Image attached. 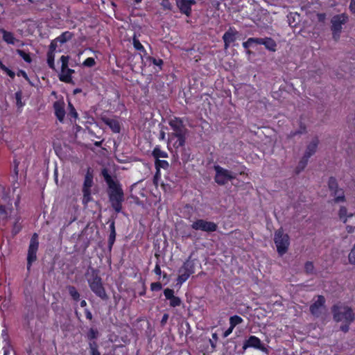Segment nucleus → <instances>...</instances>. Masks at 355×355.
<instances>
[{
  "mask_svg": "<svg viewBox=\"0 0 355 355\" xmlns=\"http://www.w3.org/2000/svg\"><path fill=\"white\" fill-rule=\"evenodd\" d=\"M101 174L108 185L109 200L112 207L117 213L122 210V202L124 201V193L123 189L116 180V177H112L106 168H103Z\"/></svg>",
  "mask_w": 355,
  "mask_h": 355,
  "instance_id": "obj_1",
  "label": "nucleus"
},
{
  "mask_svg": "<svg viewBox=\"0 0 355 355\" xmlns=\"http://www.w3.org/2000/svg\"><path fill=\"white\" fill-rule=\"evenodd\" d=\"M85 276L91 290L101 299H107V296L103 286L101 278L99 277L98 271L92 267H89L85 273Z\"/></svg>",
  "mask_w": 355,
  "mask_h": 355,
  "instance_id": "obj_2",
  "label": "nucleus"
},
{
  "mask_svg": "<svg viewBox=\"0 0 355 355\" xmlns=\"http://www.w3.org/2000/svg\"><path fill=\"white\" fill-rule=\"evenodd\" d=\"M331 312L334 320L337 322L352 323L355 319L353 310L342 304H337L332 306Z\"/></svg>",
  "mask_w": 355,
  "mask_h": 355,
  "instance_id": "obj_3",
  "label": "nucleus"
},
{
  "mask_svg": "<svg viewBox=\"0 0 355 355\" xmlns=\"http://www.w3.org/2000/svg\"><path fill=\"white\" fill-rule=\"evenodd\" d=\"M349 20V16L346 13H341L334 15L331 19V31L332 38L338 42L340 40L343 26Z\"/></svg>",
  "mask_w": 355,
  "mask_h": 355,
  "instance_id": "obj_4",
  "label": "nucleus"
},
{
  "mask_svg": "<svg viewBox=\"0 0 355 355\" xmlns=\"http://www.w3.org/2000/svg\"><path fill=\"white\" fill-rule=\"evenodd\" d=\"M274 241L277 252L280 255H283L287 252L290 244L289 236L287 234L284 233L282 228L275 232Z\"/></svg>",
  "mask_w": 355,
  "mask_h": 355,
  "instance_id": "obj_5",
  "label": "nucleus"
},
{
  "mask_svg": "<svg viewBox=\"0 0 355 355\" xmlns=\"http://www.w3.org/2000/svg\"><path fill=\"white\" fill-rule=\"evenodd\" d=\"M186 135H168L167 146L173 155H178V153H180L183 150Z\"/></svg>",
  "mask_w": 355,
  "mask_h": 355,
  "instance_id": "obj_6",
  "label": "nucleus"
},
{
  "mask_svg": "<svg viewBox=\"0 0 355 355\" xmlns=\"http://www.w3.org/2000/svg\"><path fill=\"white\" fill-rule=\"evenodd\" d=\"M214 169L216 171L214 180L219 185H224L227 183L228 181L236 178V174L218 165L214 166Z\"/></svg>",
  "mask_w": 355,
  "mask_h": 355,
  "instance_id": "obj_7",
  "label": "nucleus"
},
{
  "mask_svg": "<svg viewBox=\"0 0 355 355\" xmlns=\"http://www.w3.org/2000/svg\"><path fill=\"white\" fill-rule=\"evenodd\" d=\"M60 60L62 63L61 73L59 76L60 80L66 83H73L71 75L75 71L68 68L69 56L62 55Z\"/></svg>",
  "mask_w": 355,
  "mask_h": 355,
  "instance_id": "obj_8",
  "label": "nucleus"
},
{
  "mask_svg": "<svg viewBox=\"0 0 355 355\" xmlns=\"http://www.w3.org/2000/svg\"><path fill=\"white\" fill-rule=\"evenodd\" d=\"M39 248L38 235L34 233L32 236L28 250L27 269L30 270L33 262L37 259V252Z\"/></svg>",
  "mask_w": 355,
  "mask_h": 355,
  "instance_id": "obj_9",
  "label": "nucleus"
},
{
  "mask_svg": "<svg viewBox=\"0 0 355 355\" xmlns=\"http://www.w3.org/2000/svg\"><path fill=\"white\" fill-rule=\"evenodd\" d=\"M191 228L194 230H200L207 233L214 232L217 230L216 223L204 219H197L191 224Z\"/></svg>",
  "mask_w": 355,
  "mask_h": 355,
  "instance_id": "obj_10",
  "label": "nucleus"
},
{
  "mask_svg": "<svg viewBox=\"0 0 355 355\" xmlns=\"http://www.w3.org/2000/svg\"><path fill=\"white\" fill-rule=\"evenodd\" d=\"M179 276L178 282L182 284L186 282L191 274L194 272V264L191 261H187L183 266L179 269Z\"/></svg>",
  "mask_w": 355,
  "mask_h": 355,
  "instance_id": "obj_11",
  "label": "nucleus"
},
{
  "mask_svg": "<svg viewBox=\"0 0 355 355\" xmlns=\"http://www.w3.org/2000/svg\"><path fill=\"white\" fill-rule=\"evenodd\" d=\"M168 124L173 132L169 135L182 136L186 135L187 129L183 123V121L179 117H174L168 121Z\"/></svg>",
  "mask_w": 355,
  "mask_h": 355,
  "instance_id": "obj_12",
  "label": "nucleus"
},
{
  "mask_svg": "<svg viewBox=\"0 0 355 355\" xmlns=\"http://www.w3.org/2000/svg\"><path fill=\"white\" fill-rule=\"evenodd\" d=\"M93 184V175L88 168L87 174L85 177L83 193V203H87L90 200V188Z\"/></svg>",
  "mask_w": 355,
  "mask_h": 355,
  "instance_id": "obj_13",
  "label": "nucleus"
},
{
  "mask_svg": "<svg viewBox=\"0 0 355 355\" xmlns=\"http://www.w3.org/2000/svg\"><path fill=\"white\" fill-rule=\"evenodd\" d=\"M54 114L59 122L63 123L66 115L65 103L63 99L56 101L53 104Z\"/></svg>",
  "mask_w": 355,
  "mask_h": 355,
  "instance_id": "obj_14",
  "label": "nucleus"
},
{
  "mask_svg": "<svg viewBox=\"0 0 355 355\" xmlns=\"http://www.w3.org/2000/svg\"><path fill=\"white\" fill-rule=\"evenodd\" d=\"M196 4V0H176V6L182 14L190 17L192 12V6Z\"/></svg>",
  "mask_w": 355,
  "mask_h": 355,
  "instance_id": "obj_15",
  "label": "nucleus"
},
{
  "mask_svg": "<svg viewBox=\"0 0 355 355\" xmlns=\"http://www.w3.org/2000/svg\"><path fill=\"white\" fill-rule=\"evenodd\" d=\"M248 347H253L259 349L263 352H268L267 349L261 344V340L254 336H250L248 339L245 341L243 349H246Z\"/></svg>",
  "mask_w": 355,
  "mask_h": 355,
  "instance_id": "obj_16",
  "label": "nucleus"
},
{
  "mask_svg": "<svg viewBox=\"0 0 355 355\" xmlns=\"http://www.w3.org/2000/svg\"><path fill=\"white\" fill-rule=\"evenodd\" d=\"M325 299L322 295H318L317 300L310 306V312L315 317H319L324 308Z\"/></svg>",
  "mask_w": 355,
  "mask_h": 355,
  "instance_id": "obj_17",
  "label": "nucleus"
},
{
  "mask_svg": "<svg viewBox=\"0 0 355 355\" xmlns=\"http://www.w3.org/2000/svg\"><path fill=\"white\" fill-rule=\"evenodd\" d=\"M238 35V31L234 28L230 27L223 35V40L224 42L225 49H227L230 47L231 43L236 40V37Z\"/></svg>",
  "mask_w": 355,
  "mask_h": 355,
  "instance_id": "obj_18",
  "label": "nucleus"
},
{
  "mask_svg": "<svg viewBox=\"0 0 355 355\" xmlns=\"http://www.w3.org/2000/svg\"><path fill=\"white\" fill-rule=\"evenodd\" d=\"M101 120L114 133H119L121 132L120 122L116 118L102 116Z\"/></svg>",
  "mask_w": 355,
  "mask_h": 355,
  "instance_id": "obj_19",
  "label": "nucleus"
},
{
  "mask_svg": "<svg viewBox=\"0 0 355 355\" xmlns=\"http://www.w3.org/2000/svg\"><path fill=\"white\" fill-rule=\"evenodd\" d=\"M67 110V118L71 123H76L77 119H78V114L71 101L68 102Z\"/></svg>",
  "mask_w": 355,
  "mask_h": 355,
  "instance_id": "obj_20",
  "label": "nucleus"
},
{
  "mask_svg": "<svg viewBox=\"0 0 355 355\" xmlns=\"http://www.w3.org/2000/svg\"><path fill=\"white\" fill-rule=\"evenodd\" d=\"M319 144V139L317 137H314L308 144L306 152L304 155H313L317 150Z\"/></svg>",
  "mask_w": 355,
  "mask_h": 355,
  "instance_id": "obj_21",
  "label": "nucleus"
},
{
  "mask_svg": "<svg viewBox=\"0 0 355 355\" xmlns=\"http://www.w3.org/2000/svg\"><path fill=\"white\" fill-rule=\"evenodd\" d=\"M262 44L264 45L265 48L270 51H275L277 47L276 42L272 38L266 37L263 38Z\"/></svg>",
  "mask_w": 355,
  "mask_h": 355,
  "instance_id": "obj_22",
  "label": "nucleus"
},
{
  "mask_svg": "<svg viewBox=\"0 0 355 355\" xmlns=\"http://www.w3.org/2000/svg\"><path fill=\"white\" fill-rule=\"evenodd\" d=\"M132 44L134 48L139 52L140 56L146 55V50L144 46L141 44L139 40L134 35L132 38Z\"/></svg>",
  "mask_w": 355,
  "mask_h": 355,
  "instance_id": "obj_23",
  "label": "nucleus"
},
{
  "mask_svg": "<svg viewBox=\"0 0 355 355\" xmlns=\"http://www.w3.org/2000/svg\"><path fill=\"white\" fill-rule=\"evenodd\" d=\"M73 37V33L70 31H64L60 35L57 37L56 41H58L60 44H62L68 41L71 40Z\"/></svg>",
  "mask_w": 355,
  "mask_h": 355,
  "instance_id": "obj_24",
  "label": "nucleus"
},
{
  "mask_svg": "<svg viewBox=\"0 0 355 355\" xmlns=\"http://www.w3.org/2000/svg\"><path fill=\"white\" fill-rule=\"evenodd\" d=\"M3 40L8 44H15L17 40L15 37L14 34L6 30H2Z\"/></svg>",
  "mask_w": 355,
  "mask_h": 355,
  "instance_id": "obj_25",
  "label": "nucleus"
},
{
  "mask_svg": "<svg viewBox=\"0 0 355 355\" xmlns=\"http://www.w3.org/2000/svg\"><path fill=\"white\" fill-rule=\"evenodd\" d=\"M299 130L291 131L288 135V138L292 139L299 135L305 134L306 132V126L300 119L299 123Z\"/></svg>",
  "mask_w": 355,
  "mask_h": 355,
  "instance_id": "obj_26",
  "label": "nucleus"
},
{
  "mask_svg": "<svg viewBox=\"0 0 355 355\" xmlns=\"http://www.w3.org/2000/svg\"><path fill=\"white\" fill-rule=\"evenodd\" d=\"M66 288L73 300L78 301L80 300V294L73 286H67Z\"/></svg>",
  "mask_w": 355,
  "mask_h": 355,
  "instance_id": "obj_27",
  "label": "nucleus"
},
{
  "mask_svg": "<svg viewBox=\"0 0 355 355\" xmlns=\"http://www.w3.org/2000/svg\"><path fill=\"white\" fill-rule=\"evenodd\" d=\"M332 195L335 197L334 200L336 203L344 202L345 200L344 191L341 189L336 190L334 193H332Z\"/></svg>",
  "mask_w": 355,
  "mask_h": 355,
  "instance_id": "obj_28",
  "label": "nucleus"
},
{
  "mask_svg": "<svg viewBox=\"0 0 355 355\" xmlns=\"http://www.w3.org/2000/svg\"><path fill=\"white\" fill-rule=\"evenodd\" d=\"M308 163L307 157H302V158L300 159V161L298 163L297 166L295 169V173L297 174L300 173L302 171L304 170V168L306 167Z\"/></svg>",
  "mask_w": 355,
  "mask_h": 355,
  "instance_id": "obj_29",
  "label": "nucleus"
},
{
  "mask_svg": "<svg viewBox=\"0 0 355 355\" xmlns=\"http://www.w3.org/2000/svg\"><path fill=\"white\" fill-rule=\"evenodd\" d=\"M55 53L51 52H47V64L49 68L53 70H55Z\"/></svg>",
  "mask_w": 355,
  "mask_h": 355,
  "instance_id": "obj_30",
  "label": "nucleus"
},
{
  "mask_svg": "<svg viewBox=\"0 0 355 355\" xmlns=\"http://www.w3.org/2000/svg\"><path fill=\"white\" fill-rule=\"evenodd\" d=\"M168 167V162L165 160H159L158 159H156L155 160V168L156 171L159 169V173H160V168L167 169Z\"/></svg>",
  "mask_w": 355,
  "mask_h": 355,
  "instance_id": "obj_31",
  "label": "nucleus"
},
{
  "mask_svg": "<svg viewBox=\"0 0 355 355\" xmlns=\"http://www.w3.org/2000/svg\"><path fill=\"white\" fill-rule=\"evenodd\" d=\"M328 185L329 189L332 191V193H334L336 190L339 189L336 180L333 177H331L329 179Z\"/></svg>",
  "mask_w": 355,
  "mask_h": 355,
  "instance_id": "obj_32",
  "label": "nucleus"
},
{
  "mask_svg": "<svg viewBox=\"0 0 355 355\" xmlns=\"http://www.w3.org/2000/svg\"><path fill=\"white\" fill-rule=\"evenodd\" d=\"M243 322V319L239 315H233L230 318V324L234 328Z\"/></svg>",
  "mask_w": 355,
  "mask_h": 355,
  "instance_id": "obj_33",
  "label": "nucleus"
},
{
  "mask_svg": "<svg viewBox=\"0 0 355 355\" xmlns=\"http://www.w3.org/2000/svg\"><path fill=\"white\" fill-rule=\"evenodd\" d=\"M17 54L26 62L30 63L32 61L29 53L25 52L24 50L18 49L17 51Z\"/></svg>",
  "mask_w": 355,
  "mask_h": 355,
  "instance_id": "obj_34",
  "label": "nucleus"
},
{
  "mask_svg": "<svg viewBox=\"0 0 355 355\" xmlns=\"http://www.w3.org/2000/svg\"><path fill=\"white\" fill-rule=\"evenodd\" d=\"M89 345L90 349V355H101V353L98 349V345L96 342H90Z\"/></svg>",
  "mask_w": 355,
  "mask_h": 355,
  "instance_id": "obj_35",
  "label": "nucleus"
},
{
  "mask_svg": "<svg viewBox=\"0 0 355 355\" xmlns=\"http://www.w3.org/2000/svg\"><path fill=\"white\" fill-rule=\"evenodd\" d=\"M304 270L306 274H313L314 273V266L313 262L306 261L304 264Z\"/></svg>",
  "mask_w": 355,
  "mask_h": 355,
  "instance_id": "obj_36",
  "label": "nucleus"
},
{
  "mask_svg": "<svg viewBox=\"0 0 355 355\" xmlns=\"http://www.w3.org/2000/svg\"><path fill=\"white\" fill-rule=\"evenodd\" d=\"M98 335V332L96 329H94L93 328H91L87 334V338L89 340H94L95 338H97Z\"/></svg>",
  "mask_w": 355,
  "mask_h": 355,
  "instance_id": "obj_37",
  "label": "nucleus"
},
{
  "mask_svg": "<svg viewBox=\"0 0 355 355\" xmlns=\"http://www.w3.org/2000/svg\"><path fill=\"white\" fill-rule=\"evenodd\" d=\"M95 64H96V62H95L94 58H91V57L86 58L84 60V62H83V65L84 67H92Z\"/></svg>",
  "mask_w": 355,
  "mask_h": 355,
  "instance_id": "obj_38",
  "label": "nucleus"
},
{
  "mask_svg": "<svg viewBox=\"0 0 355 355\" xmlns=\"http://www.w3.org/2000/svg\"><path fill=\"white\" fill-rule=\"evenodd\" d=\"M181 302L182 301L180 298L174 295L170 300V306L172 307L179 306L181 304Z\"/></svg>",
  "mask_w": 355,
  "mask_h": 355,
  "instance_id": "obj_39",
  "label": "nucleus"
},
{
  "mask_svg": "<svg viewBox=\"0 0 355 355\" xmlns=\"http://www.w3.org/2000/svg\"><path fill=\"white\" fill-rule=\"evenodd\" d=\"M347 213V210L346 207H341L339 210V217L340 219H343L344 223H345L347 222V218H346Z\"/></svg>",
  "mask_w": 355,
  "mask_h": 355,
  "instance_id": "obj_40",
  "label": "nucleus"
},
{
  "mask_svg": "<svg viewBox=\"0 0 355 355\" xmlns=\"http://www.w3.org/2000/svg\"><path fill=\"white\" fill-rule=\"evenodd\" d=\"M116 239V232H110L109 239H108V248L109 250H111L112 245L115 241Z\"/></svg>",
  "mask_w": 355,
  "mask_h": 355,
  "instance_id": "obj_41",
  "label": "nucleus"
},
{
  "mask_svg": "<svg viewBox=\"0 0 355 355\" xmlns=\"http://www.w3.org/2000/svg\"><path fill=\"white\" fill-rule=\"evenodd\" d=\"M15 99H16V103L18 107H21L24 106V103L21 101V92H17L15 94Z\"/></svg>",
  "mask_w": 355,
  "mask_h": 355,
  "instance_id": "obj_42",
  "label": "nucleus"
},
{
  "mask_svg": "<svg viewBox=\"0 0 355 355\" xmlns=\"http://www.w3.org/2000/svg\"><path fill=\"white\" fill-rule=\"evenodd\" d=\"M348 259L350 263L355 265V244L348 255Z\"/></svg>",
  "mask_w": 355,
  "mask_h": 355,
  "instance_id": "obj_43",
  "label": "nucleus"
},
{
  "mask_svg": "<svg viewBox=\"0 0 355 355\" xmlns=\"http://www.w3.org/2000/svg\"><path fill=\"white\" fill-rule=\"evenodd\" d=\"M181 328L185 330V335L187 336L191 333V327L188 322L185 321L181 324Z\"/></svg>",
  "mask_w": 355,
  "mask_h": 355,
  "instance_id": "obj_44",
  "label": "nucleus"
},
{
  "mask_svg": "<svg viewBox=\"0 0 355 355\" xmlns=\"http://www.w3.org/2000/svg\"><path fill=\"white\" fill-rule=\"evenodd\" d=\"M58 43H59V42L58 41H56V39L53 40L51 42V44L49 45V49L48 52H51V53H55V51L56 48L58 46Z\"/></svg>",
  "mask_w": 355,
  "mask_h": 355,
  "instance_id": "obj_45",
  "label": "nucleus"
},
{
  "mask_svg": "<svg viewBox=\"0 0 355 355\" xmlns=\"http://www.w3.org/2000/svg\"><path fill=\"white\" fill-rule=\"evenodd\" d=\"M2 67V71H3L9 77H10L11 78H15V73L14 71H12L11 69L7 67L6 65H3Z\"/></svg>",
  "mask_w": 355,
  "mask_h": 355,
  "instance_id": "obj_46",
  "label": "nucleus"
},
{
  "mask_svg": "<svg viewBox=\"0 0 355 355\" xmlns=\"http://www.w3.org/2000/svg\"><path fill=\"white\" fill-rule=\"evenodd\" d=\"M151 64H153L154 65H156L159 67V70H162V66L164 64V61L160 59V58H155L153 57V61H152V63Z\"/></svg>",
  "mask_w": 355,
  "mask_h": 355,
  "instance_id": "obj_47",
  "label": "nucleus"
},
{
  "mask_svg": "<svg viewBox=\"0 0 355 355\" xmlns=\"http://www.w3.org/2000/svg\"><path fill=\"white\" fill-rule=\"evenodd\" d=\"M164 294L167 300H171L174 296V291L170 288H166L164 291Z\"/></svg>",
  "mask_w": 355,
  "mask_h": 355,
  "instance_id": "obj_48",
  "label": "nucleus"
},
{
  "mask_svg": "<svg viewBox=\"0 0 355 355\" xmlns=\"http://www.w3.org/2000/svg\"><path fill=\"white\" fill-rule=\"evenodd\" d=\"M263 38L259 37H250L248 38V42H250V44H262Z\"/></svg>",
  "mask_w": 355,
  "mask_h": 355,
  "instance_id": "obj_49",
  "label": "nucleus"
},
{
  "mask_svg": "<svg viewBox=\"0 0 355 355\" xmlns=\"http://www.w3.org/2000/svg\"><path fill=\"white\" fill-rule=\"evenodd\" d=\"M142 62H144L145 64H150L152 63L153 57H151L148 55V53H146V55H142L141 58Z\"/></svg>",
  "mask_w": 355,
  "mask_h": 355,
  "instance_id": "obj_50",
  "label": "nucleus"
},
{
  "mask_svg": "<svg viewBox=\"0 0 355 355\" xmlns=\"http://www.w3.org/2000/svg\"><path fill=\"white\" fill-rule=\"evenodd\" d=\"M162 284L159 282H154L150 285V289L153 291H158L162 289Z\"/></svg>",
  "mask_w": 355,
  "mask_h": 355,
  "instance_id": "obj_51",
  "label": "nucleus"
},
{
  "mask_svg": "<svg viewBox=\"0 0 355 355\" xmlns=\"http://www.w3.org/2000/svg\"><path fill=\"white\" fill-rule=\"evenodd\" d=\"M151 155H167V154L164 152H162L159 147H155Z\"/></svg>",
  "mask_w": 355,
  "mask_h": 355,
  "instance_id": "obj_52",
  "label": "nucleus"
},
{
  "mask_svg": "<svg viewBox=\"0 0 355 355\" xmlns=\"http://www.w3.org/2000/svg\"><path fill=\"white\" fill-rule=\"evenodd\" d=\"M343 323L344 324L340 326V329L342 331L347 333L349 329V324L351 323H347V322H343Z\"/></svg>",
  "mask_w": 355,
  "mask_h": 355,
  "instance_id": "obj_53",
  "label": "nucleus"
},
{
  "mask_svg": "<svg viewBox=\"0 0 355 355\" xmlns=\"http://www.w3.org/2000/svg\"><path fill=\"white\" fill-rule=\"evenodd\" d=\"M160 178V173H159V169L156 171L154 178H153V183L155 187L158 186V180Z\"/></svg>",
  "mask_w": 355,
  "mask_h": 355,
  "instance_id": "obj_54",
  "label": "nucleus"
},
{
  "mask_svg": "<svg viewBox=\"0 0 355 355\" xmlns=\"http://www.w3.org/2000/svg\"><path fill=\"white\" fill-rule=\"evenodd\" d=\"M20 230H21V226H20V225H19V220H17L14 225L13 232L15 234H17Z\"/></svg>",
  "mask_w": 355,
  "mask_h": 355,
  "instance_id": "obj_55",
  "label": "nucleus"
},
{
  "mask_svg": "<svg viewBox=\"0 0 355 355\" xmlns=\"http://www.w3.org/2000/svg\"><path fill=\"white\" fill-rule=\"evenodd\" d=\"M0 216H3V218H7V211L5 206H0Z\"/></svg>",
  "mask_w": 355,
  "mask_h": 355,
  "instance_id": "obj_56",
  "label": "nucleus"
},
{
  "mask_svg": "<svg viewBox=\"0 0 355 355\" xmlns=\"http://www.w3.org/2000/svg\"><path fill=\"white\" fill-rule=\"evenodd\" d=\"M317 17H318V19L320 22H324L325 19H326V14L322 12V13H318L317 14Z\"/></svg>",
  "mask_w": 355,
  "mask_h": 355,
  "instance_id": "obj_57",
  "label": "nucleus"
},
{
  "mask_svg": "<svg viewBox=\"0 0 355 355\" xmlns=\"http://www.w3.org/2000/svg\"><path fill=\"white\" fill-rule=\"evenodd\" d=\"M162 5L166 9L171 10V3L169 0H163L162 2Z\"/></svg>",
  "mask_w": 355,
  "mask_h": 355,
  "instance_id": "obj_58",
  "label": "nucleus"
},
{
  "mask_svg": "<svg viewBox=\"0 0 355 355\" xmlns=\"http://www.w3.org/2000/svg\"><path fill=\"white\" fill-rule=\"evenodd\" d=\"M233 329H234V327L230 325V327L224 332L223 337L224 338L227 337L230 334H232Z\"/></svg>",
  "mask_w": 355,
  "mask_h": 355,
  "instance_id": "obj_59",
  "label": "nucleus"
},
{
  "mask_svg": "<svg viewBox=\"0 0 355 355\" xmlns=\"http://www.w3.org/2000/svg\"><path fill=\"white\" fill-rule=\"evenodd\" d=\"M349 8L352 13H355V0H351Z\"/></svg>",
  "mask_w": 355,
  "mask_h": 355,
  "instance_id": "obj_60",
  "label": "nucleus"
},
{
  "mask_svg": "<svg viewBox=\"0 0 355 355\" xmlns=\"http://www.w3.org/2000/svg\"><path fill=\"white\" fill-rule=\"evenodd\" d=\"M242 45L243 47L246 50L249 49V48L252 46V44H250V42H248V39L245 42H243Z\"/></svg>",
  "mask_w": 355,
  "mask_h": 355,
  "instance_id": "obj_61",
  "label": "nucleus"
},
{
  "mask_svg": "<svg viewBox=\"0 0 355 355\" xmlns=\"http://www.w3.org/2000/svg\"><path fill=\"white\" fill-rule=\"evenodd\" d=\"M19 162L17 161V159H15L14 160V171H15V173L16 175L18 174V165H19Z\"/></svg>",
  "mask_w": 355,
  "mask_h": 355,
  "instance_id": "obj_62",
  "label": "nucleus"
},
{
  "mask_svg": "<svg viewBox=\"0 0 355 355\" xmlns=\"http://www.w3.org/2000/svg\"><path fill=\"white\" fill-rule=\"evenodd\" d=\"M154 272L156 275H161V268L158 264H157L155 267Z\"/></svg>",
  "mask_w": 355,
  "mask_h": 355,
  "instance_id": "obj_63",
  "label": "nucleus"
},
{
  "mask_svg": "<svg viewBox=\"0 0 355 355\" xmlns=\"http://www.w3.org/2000/svg\"><path fill=\"white\" fill-rule=\"evenodd\" d=\"M346 230L347 231L348 233H353L355 230V227H353V226H351V225H347L346 227Z\"/></svg>",
  "mask_w": 355,
  "mask_h": 355,
  "instance_id": "obj_64",
  "label": "nucleus"
}]
</instances>
